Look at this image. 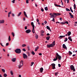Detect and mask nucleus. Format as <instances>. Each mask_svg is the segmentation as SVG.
<instances>
[{
  "mask_svg": "<svg viewBox=\"0 0 77 77\" xmlns=\"http://www.w3.org/2000/svg\"><path fill=\"white\" fill-rule=\"evenodd\" d=\"M41 36H44V34H42V33H41Z\"/></svg>",
  "mask_w": 77,
  "mask_h": 77,
  "instance_id": "61",
  "label": "nucleus"
},
{
  "mask_svg": "<svg viewBox=\"0 0 77 77\" xmlns=\"http://www.w3.org/2000/svg\"><path fill=\"white\" fill-rule=\"evenodd\" d=\"M54 17H55V16H54V14H53V13L52 15L51 16V18H54Z\"/></svg>",
  "mask_w": 77,
  "mask_h": 77,
  "instance_id": "26",
  "label": "nucleus"
},
{
  "mask_svg": "<svg viewBox=\"0 0 77 77\" xmlns=\"http://www.w3.org/2000/svg\"><path fill=\"white\" fill-rule=\"evenodd\" d=\"M12 14V12H11V11L9 12L8 14V17H10V14Z\"/></svg>",
  "mask_w": 77,
  "mask_h": 77,
  "instance_id": "17",
  "label": "nucleus"
},
{
  "mask_svg": "<svg viewBox=\"0 0 77 77\" xmlns=\"http://www.w3.org/2000/svg\"><path fill=\"white\" fill-rule=\"evenodd\" d=\"M48 8V7H46L45 8V11H48V8Z\"/></svg>",
  "mask_w": 77,
  "mask_h": 77,
  "instance_id": "41",
  "label": "nucleus"
},
{
  "mask_svg": "<svg viewBox=\"0 0 77 77\" xmlns=\"http://www.w3.org/2000/svg\"><path fill=\"white\" fill-rule=\"evenodd\" d=\"M32 32L33 33H35V28H33Z\"/></svg>",
  "mask_w": 77,
  "mask_h": 77,
  "instance_id": "29",
  "label": "nucleus"
},
{
  "mask_svg": "<svg viewBox=\"0 0 77 77\" xmlns=\"http://www.w3.org/2000/svg\"><path fill=\"white\" fill-rule=\"evenodd\" d=\"M20 64L23 65V61L22 60L21 61Z\"/></svg>",
  "mask_w": 77,
  "mask_h": 77,
  "instance_id": "22",
  "label": "nucleus"
},
{
  "mask_svg": "<svg viewBox=\"0 0 77 77\" xmlns=\"http://www.w3.org/2000/svg\"><path fill=\"white\" fill-rule=\"evenodd\" d=\"M68 41V38H65V40H64L65 42H66V41Z\"/></svg>",
  "mask_w": 77,
  "mask_h": 77,
  "instance_id": "33",
  "label": "nucleus"
},
{
  "mask_svg": "<svg viewBox=\"0 0 77 77\" xmlns=\"http://www.w3.org/2000/svg\"><path fill=\"white\" fill-rule=\"evenodd\" d=\"M47 47H48V48H51V47H53V46L51 44L48 45H47Z\"/></svg>",
  "mask_w": 77,
  "mask_h": 77,
  "instance_id": "9",
  "label": "nucleus"
},
{
  "mask_svg": "<svg viewBox=\"0 0 77 77\" xmlns=\"http://www.w3.org/2000/svg\"><path fill=\"white\" fill-rule=\"evenodd\" d=\"M32 54H33V55H35V52H33V51H32Z\"/></svg>",
  "mask_w": 77,
  "mask_h": 77,
  "instance_id": "48",
  "label": "nucleus"
},
{
  "mask_svg": "<svg viewBox=\"0 0 77 77\" xmlns=\"http://www.w3.org/2000/svg\"><path fill=\"white\" fill-rule=\"evenodd\" d=\"M5 22V20H0V23L2 24V23H3Z\"/></svg>",
  "mask_w": 77,
  "mask_h": 77,
  "instance_id": "18",
  "label": "nucleus"
},
{
  "mask_svg": "<svg viewBox=\"0 0 77 77\" xmlns=\"http://www.w3.org/2000/svg\"><path fill=\"white\" fill-rule=\"evenodd\" d=\"M46 29H48V30H49V29H50V27H49V26H47Z\"/></svg>",
  "mask_w": 77,
  "mask_h": 77,
  "instance_id": "35",
  "label": "nucleus"
},
{
  "mask_svg": "<svg viewBox=\"0 0 77 77\" xmlns=\"http://www.w3.org/2000/svg\"><path fill=\"white\" fill-rule=\"evenodd\" d=\"M51 65L52 66V69H54L56 68V67H55V66H56V64H55L54 63L51 64Z\"/></svg>",
  "mask_w": 77,
  "mask_h": 77,
  "instance_id": "5",
  "label": "nucleus"
},
{
  "mask_svg": "<svg viewBox=\"0 0 77 77\" xmlns=\"http://www.w3.org/2000/svg\"><path fill=\"white\" fill-rule=\"evenodd\" d=\"M39 48V47H37L35 49V51H37V50H38V49Z\"/></svg>",
  "mask_w": 77,
  "mask_h": 77,
  "instance_id": "23",
  "label": "nucleus"
},
{
  "mask_svg": "<svg viewBox=\"0 0 77 77\" xmlns=\"http://www.w3.org/2000/svg\"><path fill=\"white\" fill-rule=\"evenodd\" d=\"M26 3L27 4L29 3V0H27L26 1Z\"/></svg>",
  "mask_w": 77,
  "mask_h": 77,
  "instance_id": "50",
  "label": "nucleus"
},
{
  "mask_svg": "<svg viewBox=\"0 0 77 77\" xmlns=\"http://www.w3.org/2000/svg\"><path fill=\"white\" fill-rule=\"evenodd\" d=\"M23 57L24 59H27V56L25 54H23Z\"/></svg>",
  "mask_w": 77,
  "mask_h": 77,
  "instance_id": "4",
  "label": "nucleus"
},
{
  "mask_svg": "<svg viewBox=\"0 0 77 77\" xmlns=\"http://www.w3.org/2000/svg\"><path fill=\"white\" fill-rule=\"evenodd\" d=\"M54 21V18H53V20H52L51 21Z\"/></svg>",
  "mask_w": 77,
  "mask_h": 77,
  "instance_id": "63",
  "label": "nucleus"
},
{
  "mask_svg": "<svg viewBox=\"0 0 77 77\" xmlns=\"http://www.w3.org/2000/svg\"><path fill=\"white\" fill-rule=\"evenodd\" d=\"M56 55H57L56 57H57V58H58L59 60H61V58H62L61 56L59 55L58 54V53H57Z\"/></svg>",
  "mask_w": 77,
  "mask_h": 77,
  "instance_id": "2",
  "label": "nucleus"
},
{
  "mask_svg": "<svg viewBox=\"0 0 77 77\" xmlns=\"http://www.w3.org/2000/svg\"><path fill=\"white\" fill-rule=\"evenodd\" d=\"M4 76L5 77H6L8 76V75H7L6 73H4Z\"/></svg>",
  "mask_w": 77,
  "mask_h": 77,
  "instance_id": "38",
  "label": "nucleus"
},
{
  "mask_svg": "<svg viewBox=\"0 0 77 77\" xmlns=\"http://www.w3.org/2000/svg\"><path fill=\"white\" fill-rule=\"evenodd\" d=\"M63 48H64V49H66V50H67V48L66 47V45L64 44H63Z\"/></svg>",
  "mask_w": 77,
  "mask_h": 77,
  "instance_id": "7",
  "label": "nucleus"
},
{
  "mask_svg": "<svg viewBox=\"0 0 77 77\" xmlns=\"http://www.w3.org/2000/svg\"><path fill=\"white\" fill-rule=\"evenodd\" d=\"M53 14L55 15V18L56 17V16H59V15H60L61 14L60 13H54Z\"/></svg>",
  "mask_w": 77,
  "mask_h": 77,
  "instance_id": "6",
  "label": "nucleus"
},
{
  "mask_svg": "<svg viewBox=\"0 0 77 77\" xmlns=\"http://www.w3.org/2000/svg\"><path fill=\"white\" fill-rule=\"evenodd\" d=\"M12 62H15V60H16V58H13L11 60Z\"/></svg>",
  "mask_w": 77,
  "mask_h": 77,
  "instance_id": "14",
  "label": "nucleus"
},
{
  "mask_svg": "<svg viewBox=\"0 0 77 77\" xmlns=\"http://www.w3.org/2000/svg\"><path fill=\"white\" fill-rule=\"evenodd\" d=\"M8 39L9 41H11V37L10 36H9Z\"/></svg>",
  "mask_w": 77,
  "mask_h": 77,
  "instance_id": "36",
  "label": "nucleus"
},
{
  "mask_svg": "<svg viewBox=\"0 0 77 77\" xmlns=\"http://www.w3.org/2000/svg\"><path fill=\"white\" fill-rule=\"evenodd\" d=\"M61 23L62 24V25L65 24V22H61Z\"/></svg>",
  "mask_w": 77,
  "mask_h": 77,
  "instance_id": "47",
  "label": "nucleus"
},
{
  "mask_svg": "<svg viewBox=\"0 0 77 77\" xmlns=\"http://www.w3.org/2000/svg\"><path fill=\"white\" fill-rule=\"evenodd\" d=\"M36 21L37 22H38V24H39V22H38V21H39V20H38V19H37L36 20Z\"/></svg>",
  "mask_w": 77,
  "mask_h": 77,
  "instance_id": "53",
  "label": "nucleus"
},
{
  "mask_svg": "<svg viewBox=\"0 0 77 77\" xmlns=\"http://www.w3.org/2000/svg\"><path fill=\"white\" fill-rule=\"evenodd\" d=\"M71 32L70 31H69L67 33V34H68V36H70V35H71Z\"/></svg>",
  "mask_w": 77,
  "mask_h": 77,
  "instance_id": "15",
  "label": "nucleus"
},
{
  "mask_svg": "<svg viewBox=\"0 0 77 77\" xmlns=\"http://www.w3.org/2000/svg\"><path fill=\"white\" fill-rule=\"evenodd\" d=\"M30 32H31V31L30 29H27L26 31V33H30Z\"/></svg>",
  "mask_w": 77,
  "mask_h": 77,
  "instance_id": "8",
  "label": "nucleus"
},
{
  "mask_svg": "<svg viewBox=\"0 0 77 77\" xmlns=\"http://www.w3.org/2000/svg\"><path fill=\"white\" fill-rule=\"evenodd\" d=\"M70 68L71 70H73V71H75L74 66L73 65H72L70 66Z\"/></svg>",
  "mask_w": 77,
  "mask_h": 77,
  "instance_id": "3",
  "label": "nucleus"
},
{
  "mask_svg": "<svg viewBox=\"0 0 77 77\" xmlns=\"http://www.w3.org/2000/svg\"><path fill=\"white\" fill-rule=\"evenodd\" d=\"M55 5L56 6H57V7H60H60H61V6H60V5H57V4H55Z\"/></svg>",
  "mask_w": 77,
  "mask_h": 77,
  "instance_id": "30",
  "label": "nucleus"
},
{
  "mask_svg": "<svg viewBox=\"0 0 77 77\" xmlns=\"http://www.w3.org/2000/svg\"><path fill=\"white\" fill-rule=\"evenodd\" d=\"M69 56H71V54H72V53L71 52V51H69Z\"/></svg>",
  "mask_w": 77,
  "mask_h": 77,
  "instance_id": "32",
  "label": "nucleus"
},
{
  "mask_svg": "<svg viewBox=\"0 0 77 77\" xmlns=\"http://www.w3.org/2000/svg\"><path fill=\"white\" fill-rule=\"evenodd\" d=\"M68 39H69V40H70V41H71V42H72V38H71V36H69L68 38Z\"/></svg>",
  "mask_w": 77,
  "mask_h": 77,
  "instance_id": "12",
  "label": "nucleus"
},
{
  "mask_svg": "<svg viewBox=\"0 0 77 77\" xmlns=\"http://www.w3.org/2000/svg\"><path fill=\"white\" fill-rule=\"evenodd\" d=\"M31 24L33 28V29H34V28H35V25H34V24H33V22H31Z\"/></svg>",
  "mask_w": 77,
  "mask_h": 77,
  "instance_id": "16",
  "label": "nucleus"
},
{
  "mask_svg": "<svg viewBox=\"0 0 77 77\" xmlns=\"http://www.w3.org/2000/svg\"><path fill=\"white\" fill-rule=\"evenodd\" d=\"M22 50H23V51H26V49H25V48H23L22 49Z\"/></svg>",
  "mask_w": 77,
  "mask_h": 77,
  "instance_id": "54",
  "label": "nucleus"
},
{
  "mask_svg": "<svg viewBox=\"0 0 77 77\" xmlns=\"http://www.w3.org/2000/svg\"><path fill=\"white\" fill-rule=\"evenodd\" d=\"M1 45L2 46V47H4V46L3 45V44L2 43H0Z\"/></svg>",
  "mask_w": 77,
  "mask_h": 77,
  "instance_id": "60",
  "label": "nucleus"
},
{
  "mask_svg": "<svg viewBox=\"0 0 77 77\" xmlns=\"http://www.w3.org/2000/svg\"><path fill=\"white\" fill-rule=\"evenodd\" d=\"M2 71H3V72L5 73V70L3 69H2Z\"/></svg>",
  "mask_w": 77,
  "mask_h": 77,
  "instance_id": "44",
  "label": "nucleus"
},
{
  "mask_svg": "<svg viewBox=\"0 0 77 77\" xmlns=\"http://www.w3.org/2000/svg\"><path fill=\"white\" fill-rule=\"evenodd\" d=\"M69 13L70 15V16H71V18H74V16H73V15H72V14H71V13H69Z\"/></svg>",
  "mask_w": 77,
  "mask_h": 77,
  "instance_id": "13",
  "label": "nucleus"
},
{
  "mask_svg": "<svg viewBox=\"0 0 77 77\" xmlns=\"http://www.w3.org/2000/svg\"><path fill=\"white\" fill-rule=\"evenodd\" d=\"M43 70H44L43 68L41 67L40 69V72H41L42 73L43 71Z\"/></svg>",
  "mask_w": 77,
  "mask_h": 77,
  "instance_id": "11",
  "label": "nucleus"
},
{
  "mask_svg": "<svg viewBox=\"0 0 77 77\" xmlns=\"http://www.w3.org/2000/svg\"><path fill=\"white\" fill-rule=\"evenodd\" d=\"M39 55L40 56H41L42 55V53H39Z\"/></svg>",
  "mask_w": 77,
  "mask_h": 77,
  "instance_id": "62",
  "label": "nucleus"
},
{
  "mask_svg": "<svg viewBox=\"0 0 77 77\" xmlns=\"http://www.w3.org/2000/svg\"><path fill=\"white\" fill-rule=\"evenodd\" d=\"M11 34H12V36L14 37V32H12L11 33Z\"/></svg>",
  "mask_w": 77,
  "mask_h": 77,
  "instance_id": "49",
  "label": "nucleus"
},
{
  "mask_svg": "<svg viewBox=\"0 0 77 77\" xmlns=\"http://www.w3.org/2000/svg\"><path fill=\"white\" fill-rule=\"evenodd\" d=\"M35 39H38V35H36L35 36Z\"/></svg>",
  "mask_w": 77,
  "mask_h": 77,
  "instance_id": "24",
  "label": "nucleus"
},
{
  "mask_svg": "<svg viewBox=\"0 0 77 77\" xmlns=\"http://www.w3.org/2000/svg\"><path fill=\"white\" fill-rule=\"evenodd\" d=\"M41 33H44V31L42 30L41 31Z\"/></svg>",
  "mask_w": 77,
  "mask_h": 77,
  "instance_id": "45",
  "label": "nucleus"
},
{
  "mask_svg": "<svg viewBox=\"0 0 77 77\" xmlns=\"http://www.w3.org/2000/svg\"><path fill=\"white\" fill-rule=\"evenodd\" d=\"M21 14V12H19L17 15V17H20Z\"/></svg>",
  "mask_w": 77,
  "mask_h": 77,
  "instance_id": "27",
  "label": "nucleus"
},
{
  "mask_svg": "<svg viewBox=\"0 0 77 77\" xmlns=\"http://www.w3.org/2000/svg\"><path fill=\"white\" fill-rule=\"evenodd\" d=\"M64 37H65V35H60L59 37V39H62V38H63Z\"/></svg>",
  "mask_w": 77,
  "mask_h": 77,
  "instance_id": "10",
  "label": "nucleus"
},
{
  "mask_svg": "<svg viewBox=\"0 0 77 77\" xmlns=\"http://www.w3.org/2000/svg\"><path fill=\"white\" fill-rule=\"evenodd\" d=\"M57 74H58V72L56 73H55V75H56H56H57Z\"/></svg>",
  "mask_w": 77,
  "mask_h": 77,
  "instance_id": "59",
  "label": "nucleus"
},
{
  "mask_svg": "<svg viewBox=\"0 0 77 77\" xmlns=\"http://www.w3.org/2000/svg\"><path fill=\"white\" fill-rule=\"evenodd\" d=\"M58 66L59 67H60L61 66V65H60V64H58Z\"/></svg>",
  "mask_w": 77,
  "mask_h": 77,
  "instance_id": "56",
  "label": "nucleus"
},
{
  "mask_svg": "<svg viewBox=\"0 0 77 77\" xmlns=\"http://www.w3.org/2000/svg\"><path fill=\"white\" fill-rule=\"evenodd\" d=\"M27 48L28 50H30V46H28Z\"/></svg>",
  "mask_w": 77,
  "mask_h": 77,
  "instance_id": "43",
  "label": "nucleus"
},
{
  "mask_svg": "<svg viewBox=\"0 0 77 77\" xmlns=\"http://www.w3.org/2000/svg\"><path fill=\"white\" fill-rule=\"evenodd\" d=\"M74 9H75V8H76V5L75 4H74Z\"/></svg>",
  "mask_w": 77,
  "mask_h": 77,
  "instance_id": "34",
  "label": "nucleus"
},
{
  "mask_svg": "<svg viewBox=\"0 0 77 77\" xmlns=\"http://www.w3.org/2000/svg\"><path fill=\"white\" fill-rule=\"evenodd\" d=\"M15 0H13V1H11V2L13 3H15Z\"/></svg>",
  "mask_w": 77,
  "mask_h": 77,
  "instance_id": "46",
  "label": "nucleus"
},
{
  "mask_svg": "<svg viewBox=\"0 0 77 77\" xmlns=\"http://www.w3.org/2000/svg\"><path fill=\"white\" fill-rule=\"evenodd\" d=\"M26 44H23L22 45V47H26Z\"/></svg>",
  "mask_w": 77,
  "mask_h": 77,
  "instance_id": "40",
  "label": "nucleus"
},
{
  "mask_svg": "<svg viewBox=\"0 0 77 77\" xmlns=\"http://www.w3.org/2000/svg\"><path fill=\"white\" fill-rule=\"evenodd\" d=\"M47 23V21H45L44 23L45 24H46Z\"/></svg>",
  "mask_w": 77,
  "mask_h": 77,
  "instance_id": "55",
  "label": "nucleus"
},
{
  "mask_svg": "<svg viewBox=\"0 0 77 77\" xmlns=\"http://www.w3.org/2000/svg\"><path fill=\"white\" fill-rule=\"evenodd\" d=\"M15 51L16 53L20 54V53H21V49H17Z\"/></svg>",
  "mask_w": 77,
  "mask_h": 77,
  "instance_id": "1",
  "label": "nucleus"
},
{
  "mask_svg": "<svg viewBox=\"0 0 77 77\" xmlns=\"http://www.w3.org/2000/svg\"><path fill=\"white\" fill-rule=\"evenodd\" d=\"M50 36H48L46 37V39H47V40H48H48H49V39H50Z\"/></svg>",
  "mask_w": 77,
  "mask_h": 77,
  "instance_id": "20",
  "label": "nucleus"
},
{
  "mask_svg": "<svg viewBox=\"0 0 77 77\" xmlns=\"http://www.w3.org/2000/svg\"><path fill=\"white\" fill-rule=\"evenodd\" d=\"M67 1V3H69V0H65V2H66Z\"/></svg>",
  "mask_w": 77,
  "mask_h": 77,
  "instance_id": "31",
  "label": "nucleus"
},
{
  "mask_svg": "<svg viewBox=\"0 0 77 77\" xmlns=\"http://www.w3.org/2000/svg\"><path fill=\"white\" fill-rule=\"evenodd\" d=\"M27 29V26H25V29L26 30V29Z\"/></svg>",
  "mask_w": 77,
  "mask_h": 77,
  "instance_id": "64",
  "label": "nucleus"
},
{
  "mask_svg": "<svg viewBox=\"0 0 77 77\" xmlns=\"http://www.w3.org/2000/svg\"><path fill=\"white\" fill-rule=\"evenodd\" d=\"M12 17H14L15 16V14H13V13H12Z\"/></svg>",
  "mask_w": 77,
  "mask_h": 77,
  "instance_id": "51",
  "label": "nucleus"
},
{
  "mask_svg": "<svg viewBox=\"0 0 77 77\" xmlns=\"http://www.w3.org/2000/svg\"><path fill=\"white\" fill-rule=\"evenodd\" d=\"M41 11H42V12H44V9L43 8L41 9Z\"/></svg>",
  "mask_w": 77,
  "mask_h": 77,
  "instance_id": "52",
  "label": "nucleus"
},
{
  "mask_svg": "<svg viewBox=\"0 0 77 77\" xmlns=\"http://www.w3.org/2000/svg\"><path fill=\"white\" fill-rule=\"evenodd\" d=\"M66 11H70V10L68 8H66Z\"/></svg>",
  "mask_w": 77,
  "mask_h": 77,
  "instance_id": "37",
  "label": "nucleus"
},
{
  "mask_svg": "<svg viewBox=\"0 0 77 77\" xmlns=\"http://www.w3.org/2000/svg\"><path fill=\"white\" fill-rule=\"evenodd\" d=\"M56 57L55 58H54L53 60L54 61H56V60H57V57Z\"/></svg>",
  "mask_w": 77,
  "mask_h": 77,
  "instance_id": "21",
  "label": "nucleus"
},
{
  "mask_svg": "<svg viewBox=\"0 0 77 77\" xmlns=\"http://www.w3.org/2000/svg\"><path fill=\"white\" fill-rule=\"evenodd\" d=\"M51 45H52V47H54V45H55V43H52V44H51Z\"/></svg>",
  "mask_w": 77,
  "mask_h": 77,
  "instance_id": "39",
  "label": "nucleus"
},
{
  "mask_svg": "<svg viewBox=\"0 0 77 77\" xmlns=\"http://www.w3.org/2000/svg\"><path fill=\"white\" fill-rule=\"evenodd\" d=\"M65 23L66 24H68V23H69L68 22V21H66L65 22Z\"/></svg>",
  "mask_w": 77,
  "mask_h": 77,
  "instance_id": "58",
  "label": "nucleus"
},
{
  "mask_svg": "<svg viewBox=\"0 0 77 77\" xmlns=\"http://www.w3.org/2000/svg\"><path fill=\"white\" fill-rule=\"evenodd\" d=\"M24 14L25 16L27 18H28V17H27V14H26V13L25 12V11H24Z\"/></svg>",
  "mask_w": 77,
  "mask_h": 77,
  "instance_id": "19",
  "label": "nucleus"
},
{
  "mask_svg": "<svg viewBox=\"0 0 77 77\" xmlns=\"http://www.w3.org/2000/svg\"><path fill=\"white\" fill-rule=\"evenodd\" d=\"M10 73L11 75H13V74H14V73H13V72H12V70L10 71Z\"/></svg>",
  "mask_w": 77,
  "mask_h": 77,
  "instance_id": "25",
  "label": "nucleus"
},
{
  "mask_svg": "<svg viewBox=\"0 0 77 77\" xmlns=\"http://www.w3.org/2000/svg\"><path fill=\"white\" fill-rule=\"evenodd\" d=\"M8 45H9V43H7L6 44V46H8Z\"/></svg>",
  "mask_w": 77,
  "mask_h": 77,
  "instance_id": "57",
  "label": "nucleus"
},
{
  "mask_svg": "<svg viewBox=\"0 0 77 77\" xmlns=\"http://www.w3.org/2000/svg\"><path fill=\"white\" fill-rule=\"evenodd\" d=\"M70 10L73 13V10H72V7H71L70 8Z\"/></svg>",
  "mask_w": 77,
  "mask_h": 77,
  "instance_id": "42",
  "label": "nucleus"
},
{
  "mask_svg": "<svg viewBox=\"0 0 77 77\" xmlns=\"http://www.w3.org/2000/svg\"><path fill=\"white\" fill-rule=\"evenodd\" d=\"M23 65H22V64H20L19 66V68H21V67H22V66H23Z\"/></svg>",
  "mask_w": 77,
  "mask_h": 77,
  "instance_id": "28",
  "label": "nucleus"
}]
</instances>
